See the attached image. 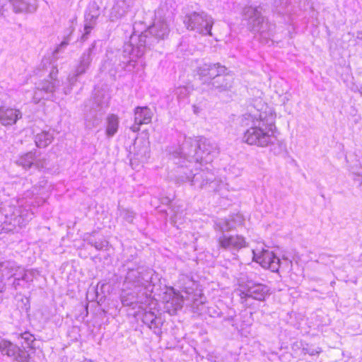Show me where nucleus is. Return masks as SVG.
<instances>
[{
    "label": "nucleus",
    "mask_w": 362,
    "mask_h": 362,
    "mask_svg": "<svg viewBox=\"0 0 362 362\" xmlns=\"http://www.w3.org/2000/svg\"><path fill=\"white\" fill-rule=\"evenodd\" d=\"M279 247L273 246V272L280 274V268L281 265L288 264V260L284 257V255H282V259L280 256H278Z\"/></svg>",
    "instance_id": "423d86ee"
},
{
    "label": "nucleus",
    "mask_w": 362,
    "mask_h": 362,
    "mask_svg": "<svg viewBox=\"0 0 362 362\" xmlns=\"http://www.w3.org/2000/svg\"><path fill=\"white\" fill-rule=\"evenodd\" d=\"M279 87L278 86V85L276 86V92L279 95L284 94V93H285L288 89V84L284 80H281V81H279Z\"/></svg>",
    "instance_id": "9b49d317"
},
{
    "label": "nucleus",
    "mask_w": 362,
    "mask_h": 362,
    "mask_svg": "<svg viewBox=\"0 0 362 362\" xmlns=\"http://www.w3.org/2000/svg\"><path fill=\"white\" fill-rule=\"evenodd\" d=\"M132 129V130H133L134 132H137V131H139V127H133Z\"/></svg>",
    "instance_id": "4468645a"
},
{
    "label": "nucleus",
    "mask_w": 362,
    "mask_h": 362,
    "mask_svg": "<svg viewBox=\"0 0 362 362\" xmlns=\"http://www.w3.org/2000/svg\"><path fill=\"white\" fill-rule=\"evenodd\" d=\"M40 141H37V143H38ZM38 146H41L40 144H37Z\"/></svg>",
    "instance_id": "2eb2a0df"
},
{
    "label": "nucleus",
    "mask_w": 362,
    "mask_h": 362,
    "mask_svg": "<svg viewBox=\"0 0 362 362\" xmlns=\"http://www.w3.org/2000/svg\"><path fill=\"white\" fill-rule=\"evenodd\" d=\"M240 296L241 298H245V296H248V297H253V296L252 294H240Z\"/></svg>",
    "instance_id": "ddd939ff"
},
{
    "label": "nucleus",
    "mask_w": 362,
    "mask_h": 362,
    "mask_svg": "<svg viewBox=\"0 0 362 362\" xmlns=\"http://www.w3.org/2000/svg\"><path fill=\"white\" fill-rule=\"evenodd\" d=\"M187 24L191 29H193L196 25H201L202 22L204 21L203 17L197 13H193L187 16Z\"/></svg>",
    "instance_id": "1a4fd4ad"
},
{
    "label": "nucleus",
    "mask_w": 362,
    "mask_h": 362,
    "mask_svg": "<svg viewBox=\"0 0 362 362\" xmlns=\"http://www.w3.org/2000/svg\"><path fill=\"white\" fill-rule=\"evenodd\" d=\"M0 351L19 362H29L31 356L25 347H18L10 341L0 338Z\"/></svg>",
    "instance_id": "f257e3e1"
},
{
    "label": "nucleus",
    "mask_w": 362,
    "mask_h": 362,
    "mask_svg": "<svg viewBox=\"0 0 362 362\" xmlns=\"http://www.w3.org/2000/svg\"><path fill=\"white\" fill-rule=\"evenodd\" d=\"M244 139L248 144L265 146L269 144L270 136L262 129L252 127L245 133Z\"/></svg>",
    "instance_id": "f03ea898"
},
{
    "label": "nucleus",
    "mask_w": 362,
    "mask_h": 362,
    "mask_svg": "<svg viewBox=\"0 0 362 362\" xmlns=\"http://www.w3.org/2000/svg\"><path fill=\"white\" fill-rule=\"evenodd\" d=\"M21 338L23 340L21 341V349L23 347H25L27 350L29 351V353L31 354L30 352L35 351V347L33 346V343L35 340V337L33 334L29 333V332H24L21 334Z\"/></svg>",
    "instance_id": "0eeeda50"
},
{
    "label": "nucleus",
    "mask_w": 362,
    "mask_h": 362,
    "mask_svg": "<svg viewBox=\"0 0 362 362\" xmlns=\"http://www.w3.org/2000/svg\"><path fill=\"white\" fill-rule=\"evenodd\" d=\"M118 126V117L115 115H110V116H108L106 132L109 136H112L117 132Z\"/></svg>",
    "instance_id": "6e6552de"
},
{
    "label": "nucleus",
    "mask_w": 362,
    "mask_h": 362,
    "mask_svg": "<svg viewBox=\"0 0 362 362\" xmlns=\"http://www.w3.org/2000/svg\"><path fill=\"white\" fill-rule=\"evenodd\" d=\"M218 243L220 246L224 249L240 248L245 245L244 238L239 235H223L218 238Z\"/></svg>",
    "instance_id": "20e7f679"
},
{
    "label": "nucleus",
    "mask_w": 362,
    "mask_h": 362,
    "mask_svg": "<svg viewBox=\"0 0 362 362\" xmlns=\"http://www.w3.org/2000/svg\"><path fill=\"white\" fill-rule=\"evenodd\" d=\"M151 120V115L147 107H136L135 110V122L138 125L148 124Z\"/></svg>",
    "instance_id": "39448f33"
},
{
    "label": "nucleus",
    "mask_w": 362,
    "mask_h": 362,
    "mask_svg": "<svg viewBox=\"0 0 362 362\" xmlns=\"http://www.w3.org/2000/svg\"><path fill=\"white\" fill-rule=\"evenodd\" d=\"M22 117L21 111L5 105L0 106V123L4 126L13 125Z\"/></svg>",
    "instance_id": "7ed1b4c3"
},
{
    "label": "nucleus",
    "mask_w": 362,
    "mask_h": 362,
    "mask_svg": "<svg viewBox=\"0 0 362 362\" xmlns=\"http://www.w3.org/2000/svg\"><path fill=\"white\" fill-rule=\"evenodd\" d=\"M281 151H284L286 149V145L284 143H281L280 144Z\"/></svg>",
    "instance_id": "f8f14e48"
},
{
    "label": "nucleus",
    "mask_w": 362,
    "mask_h": 362,
    "mask_svg": "<svg viewBox=\"0 0 362 362\" xmlns=\"http://www.w3.org/2000/svg\"><path fill=\"white\" fill-rule=\"evenodd\" d=\"M303 352L304 354H309L310 356H315L319 354L321 352V349L319 347L311 348L307 346L306 347L303 348Z\"/></svg>",
    "instance_id": "9d476101"
}]
</instances>
